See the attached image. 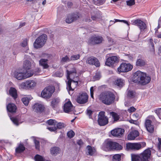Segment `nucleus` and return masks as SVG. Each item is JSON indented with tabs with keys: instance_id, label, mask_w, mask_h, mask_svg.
Segmentation results:
<instances>
[{
	"instance_id": "13",
	"label": "nucleus",
	"mask_w": 161,
	"mask_h": 161,
	"mask_svg": "<svg viewBox=\"0 0 161 161\" xmlns=\"http://www.w3.org/2000/svg\"><path fill=\"white\" fill-rule=\"evenodd\" d=\"M133 68V66L130 64L122 63L118 68L119 72H125L130 71Z\"/></svg>"
},
{
	"instance_id": "31",
	"label": "nucleus",
	"mask_w": 161,
	"mask_h": 161,
	"mask_svg": "<svg viewBox=\"0 0 161 161\" xmlns=\"http://www.w3.org/2000/svg\"><path fill=\"white\" fill-rule=\"evenodd\" d=\"M10 95L12 96L14 99L17 97V91L16 89L14 88H11L9 91Z\"/></svg>"
},
{
	"instance_id": "26",
	"label": "nucleus",
	"mask_w": 161,
	"mask_h": 161,
	"mask_svg": "<svg viewBox=\"0 0 161 161\" xmlns=\"http://www.w3.org/2000/svg\"><path fill=\"white\" fill-rule=\"evenodd\" d=\"M60 102L59 99L58 98H54L53 99L51 102V106L53 108H55L58 107Z\"/></svg>"
},
{
	"instance_id": "16",
	"label": "nucleus",
	"mask_w": 161,
	"mask_h": 161,
	"mask_svg": "<svg viewBox=\"0 0 161 161\" xmlns=\"http://www.w3.org/2000/svg\"><path fill=\"white\" fill-rule=\"evenodd\" d=\"M132 24L134 25L138 26L141 31L146 29L147 27L145 23L140 19H136L133 20Z\"/></svg>"
},
{
	"instance_id": "10",
	"label": "nucleus",
	"mask_w": 161,
	"mask_h": 161,
	"mask_svg": "<svg viewBox=\"0 0 161 161\" xmlns=\"http://www.w3.org/2000/svg\"><path fill=\"white\" fill-rule=\"evenodd\" d=\"M103 41V37L101 36L94 35L92 36L88 41L89 44L96 45L101 43Z\"/></svg>"
},
{
	"instance_id": "53",
	"label": "nucleus",
	"mask_w": 161,
	"mask_h": 161,
	"mask_svg": "<svg viewBox=\"0 0 161 161\" xmlns=\"http://www.w3.org/2000/svg\"><path fill=\"white\" fill-rule=\"evenodd\" d=\"M135 110H136V108L133 107H130L128 109V111L129 113H131V112H134Z\"/></svg>"
},
{
	"instance_id": "7",
	"label": "nucleus",
	"mask_w": 161,
	"mask_h": 161,
	"mask_svg": "<svg viewBox=\"0 0 161 161\" xmlns=\"http://www.w3.org/2000/svg\"><path fill=\"white\" fill-rule=\"evenodd\" d=\"M55 88L53 86H48L45 88L42 91L41 97L45 98H50L54 92Z\"/></svg>"
},
{
	"instance_id": "40",
	"label": "nucleus",
	"mask_w": 161,
	"mask_h": 161,
	"mask_svg": "<svg viewBox=\"0 0 161 161\" xmlns=\"http://www.w3.org/2000/svg\"><path fill=\"white\" fill-rule=\"evenodd\" d=\"M80 57V55L79 54L77 55H72L70 58L71 61H74L79 59Z\"/></svg>"
},
{
	"instance_id": "3",
	"label": "nucleus",
	"mask_w": 161,
	"mask_h": 161,
	"mask_svg": "<svg viewBox=\"0 0 161 161\" xmlns=\"http://www.w3.org/2000/svg\"><path fill=\"white\" fill-rule=\"evenodd\" d=\"M98 97L101 102L108 105L113 103L115 98L114 94L109 92H102L99 95Z\"/></svg>"
},
{
	"instance_id": "36",
	"label": "nucleus",
	"mask_w": 161,
	"mask_h": 161,
	"mask_svg": "<svg viewBox=\"0 0 161 161\" xmlns=\"http://www.w3.org/2000/svg\"><path fill=\"white\" fill-rule=\"evenodd\" d=\"M127 96V97L129 98H133L135 97V93L133 91L128 90Z\"/></svg>"
},
{
	"instance_id": "49",
	"label": "nucleus",
	"mask_w": 161,
	"mask_h": 161,
	"mask_svg": "<svg viewBox=\"0 0 161 161\" xmlns=\"http://www.w3.org/2000/svg\"><path fill=\"white\" fill-rule=\"evenodd\" d=\"M155 113L159 117V118L161 119V108H158L155 111Z\"/></svg>"
},
{
	"instance_id": "50",
	"label": "nucleus",
	"mask_w": 161,
	"mask_h": 161,
	"mask_svg": "<svg viewBox=\"0 0 161 161\" xmlns=\"http://www.w3.org/2000/svg\"><path fill=\"white\" fill-rule=\"evenodd\" d=\"M47 129L51 131L55 132L57 129V128L55 126L48 127H47Z\"/></svg>"
},
{
	"instance_id": "5",
	"label": "nucleus",
	"mask_w": 161,
	"mask_h": 161,
	"mask_svg": "<svg viewBox=\"0 0 161 161\" xmlns=\"http://www.w3.org/2000/svg\"><path fill=\"white\" fill-rule=\"evenodd\" d=\"M47 39V36L45 34H42L38 37L34 43V46L36 48H41L45 44Z\"/></svg>"
},
{
	"instance_id": "52",
	"label": "nucleus",
	"mask_w": 161,
	"mask_h": 161,
	"mask_svg": "<svg viewBox=\"0 0 161 161\" xmlns=\"http://www.w3.org/2000/svg\"><path fill=\"white\" fill-rule=\"evenodd\" d=\"M129 122L133 124L136 125H138L139 124V123L137 121V120H133L131 119L129 120Z\"/></svg>"
},
{
	"instance_id": "56",
	"label": "nucleus",
	"mask_w": 161,
	"mask_h": 161,
	"mask_svg": "<svg viewBox=\"0 0 161 161\" xmlns=\"http://www.w3.org/2000/svg\"><path fill=\"white\" fill-rule=\"evenodd\" d=\"M133 118H136V120H137L139 118V114L137 113H136L132 115Z\"/></svg>"
},
{
	"instance_id": "32",
	"label": "nucleus",
	"mask_w": 161,
	"mask_h": 161,
	"mask_svg": "<svg viewBox=\"0 0 161 161\" xmlns=\"http://www.w3.org/2000/svg\"><path fill=\"white\" fill-rule=\"evenodd\" d=\"M25 150V147L22 144H20L19 146L16 149V153H20L22 152Z\"/></svg>"
},
{
	"instance_id": "59",
	"label": "nucleus",
	"mask_w": 161,
	"mask_h": 161,
	"mask_svg": "<svg viewBox=\"0 0 161 161\" xmlns=\"http://www.w3.org/2000/svg\"><path fill=\"white\" fill-rule=\"evenodd\" d=\"M105 0H98L97 2L100 4H102L105 2Z\"/></svg>"
},
{
	"instance_id": "6",
	"label": "nucleus",
	"mask_w": 161,
	"mask_h": 161,
	"mask_svg": "<svg viewBox=\"0 0 161 161\" xmlns=\"http://www.w3.org/2000/svg\"><path fill=\"white\" fill-rule=\"evenodd\" d=\"M36 85V82L33 80H30L22 82L19 85L20 89H32L35 87Z\"/></svg>"
},
{
	"instance_id": "2",
	"label": "nucleus",
	"mask_w": 161,
	"mask_h": 161,
	"mask_svg": "<svg viewBox=\"0 0 161 161\" xmlns=\"http://www.w3.org/2000/svg\"><path fill=\"white\" fill-rule=\"evenodd\" d=\"M68 68L71 69V70H69L67 69L66 71L67 73V78L68 80L67 82L68 86L69 91L73 90L76 87L78 83L77 81H75L71 80L70 78V77H71L72 74H76V70L75 67L73 65H69Z\"/></svg>"
},
{
	"instance_id": "22",
	"label": "nucleus",
	"mask_w": 161,
	"mask_h": 161,
	"mask_svg": "<svg viewBox=\"0 0 161 161\" xmlns=\"http://www.w3.org/2000/svg\"><path fill=\"white\" fill-rule=\"evenodd\" d=\"M79 17L78 14H74L69 15L66 19V22L68 23H70L77 19L79 18Z\"/></svg>"
},
{
	"instance_id": "46",
	"label": "nucleus",
	"mask_w": 161,
	"mask_h": 161,
	"mask_svg": "<svg viewBox=\"0 0 161 161\" xmlns=\"http://www.w3.org/2000/svg\"><path fill=\"white\" fill-rule=\"evenodd\" d=\"M10 119L13 122V123L16 125H19L18 119L16 117H10Z\"/></svg>"
},
{
	"instance_id": "19",
	"label": "nucleus",
	"mask_w": 161,
	"mask_h": 161,
	"mask_svg": "<svg viewBox=\"0 0 161 161\" xmlns=\"http://www.w3.org/2000/svg\"><path fill=\"white\" fill-rule=\"evenodd\" d=\"M86 63L90 64L93 65L97 67H98L100 65V63L98 60L96 58L91 57L88 58Z\"/></svg>"
},
{
	"instance_id": "48",
	"label": "nucleus",
	"mask_w": 161,
	"mask_h": 161,
	"mask_svg": "<svg viewBox=\"0 0 161 161\" xmlns=\"http://www.w3.org/2000/svg\"><path fill=\"white\" fill-rule=\"evenodd\" d=\"M70 61V58L68 57L67 56H65L63 57L61 60V61L63 62H69Z\"/></svg>"
},
{
	"instance_id": "18",
	"label": "nucleus",
	"mask_w": 161,
	"mask_h": 161,
	"mask_svg": "<svg viewBox=\"0 0 161 161\" xmlns=\"http://www.w3.org/2000/svg\"><path fill=\"white\" fill-rule=\"evenodd\" d=\"M145 125L147 131L150 133H153L154 131V126L152 124V121L146 119L145 123Z\"/></svg>"
},
{
	"instance_id": "28",
	"label": "nucleus",
	"mask_w": 161,
	"mask_h": 161,
	"mask_svg": "<svg viewBox=\"0 0 161 161\" xmlns=\"http://www.w3.org/2000/svg\"><path fill=\"white\" fill-rule=\"evenodd\" d=\"M95 151V149L92 148L91 146L89 145L87 146L86 152L87 153H88V155H92L94 154Z\"/></svg>"
},
{
	"instance_id": "60",
	"label": "nucleus",
	"mask_w": 161,
	"mask_h": 161,
	"mask_svg": "<svg viewBox=\"0 0 161 161\" xmlns=\"http://www.w3.org/2000/svg\"><path fill=\"white\" fill-rule=\"evenodd\" d=\"M92 19L93 20H97L98 19V18L96 16H92Z\"/></svg>"
},
{
	"instance_id": "21",
	"label": "nucleus",
	"mask_w": 161,
	"mask_h": 161,
	"mask_svg": "<svg viewBox=\"0 0 161 161\" xmlns=\"http://www.w3.org/2000/svg\"><path fill=\"white\" fill-rule=\"evenodd\" d=\"M44 108L43 104L39 103H36L32 106L33 111L36 112H42Z\"/></svg>"
},
{
	"instance_id": "61",
	"label": "nucleus",
	"mask_w": 161,
	"mask_h": 161,
	"mask_svg": "<svg viewBox=\"0 0 161 161\" xmlns=\"http://www.w3.org/2000/svg\"><path fill=\"white\" fill-rule=\"evenodd\" d=\"M77 143L80 145H81L83 144V142L81 140H79L77 142Z\"/></svg>"
},
{
	"instance_id": "37",
	"label": "nucleus",
	"mask_w": 161,
	"mask_h": 161,
	"mask_svg": "<svg viewBox=\"0 0 161 161\" xmlns=\"http://www.w3.org/2000/svg\"><path fill=\"white\" fill-rule=\"evenodd\" d=\"M110 114L112 116L114 121H117L119 119V115L114 112H111L110 113Z\"/></svg>"
},
{
	"instance_id": "4",
	"label": "nucleus",
	"mask_w": 161,
	"mask_h": 161,
	"mask_svg": "<svg viewBox=\"0 0 161 161\" xmlns=\"http://www.w3.org/2000/svg\"><path fill=\"white\" fill-rule=\"evenodd\" d=\"M122 148V146L119 143L111 141H105L102 147V149L106 151L111 149L119 150L121 149Z\"/></svg>"
},
{
	"instance_id": "17",
	"label": "nucleus",
	"mask_w": 161,
	"mask_h": 161,
	"mask_svg": "<svg viewBox=\"0 0 161 161\" xmlns=\"http://www.w3.org/2000/svg\"><path fill=\"white\" fill-rule=\"evenodd\" d=\"M74 109V107L70 101H68L64 104V110L65 112L69 113V112L73 111Z\"/></svg>"
},
{
	"instance_id": "54",
	"label": "nucleus",
	"mask_w": 161,
	"mask_h": 161,
	"mask_svg": "<svg viewBox=\"0 0 161 161\" xmlns=\"http://www.w3.org/2000/svg\"><path fill=\"white\" fill-rule=\"evenodd\" d=\"M92 111L91 110H87V114L88 115L90 118H92Z\"/></svg>"
},
{
	"instance_id": "47",
	"label": "nucleus",
	"mask_w": 161,
	"mask_h": 161,
	"mask_svg": "<svg viewBox=\"0 0 161 161\" xmlns=\"http://www.w3.org/2000/svg\"><path fill=\"white\" fill-rule=\"evenodd\" d=\"M135 0H129L126 1L127 5L129 6H132L135 4Z\"/></svg>"
},
{
	"instance_id": "43",
	"label": "nucleus",
	"mask_w": 161,
	"mask_h": 161,
	"mask_svg": "<svg viewBox=\"0 0 161 161\" xmlns=\"http://www.w3.org/2000/svg\"><path fill=\"white\" fill-rule=\"evenodd\" d=\"M57 127H56L57 128L59 129H61L63 128H64L66 126V125L63 123L59 122L58 123H57Z\"/></svg>"
},
{
	"instance_id": "1",
	"label": "nucleus",
	"mask_w": 161,
	"mask_h": 161,
	"mask_svg": "<svg viewBox=\"0 0 161 161\" xmlns=\"http://www.w3.org/2000/svg\"><path fill=\"white\" fill-rule=\"evenodd\" d=\"M151 81L150 77L146 73L139 70L134 74L133 81L142 85H145Z\"/></svg>"
},
{
	"instance_id": "8",
	"label": "nucleus",
	"mask_w": 161,
	"mask_h": 161,
	"mask_svg": "<svg viewBox=\"0 0 161 161\" xmlns=\"http://www.w3.org/2000/svg\"><path fill=\"white\" fill-rule=\"evenodd\" d=\"M146 145L144 142L140 143H128L126 144V148L128 150H138L142 147V146L144 147Z\"/></svg>"
},
{
	"instance_id": "42",
	"label": "nucleus",
	"mask_w": 161,
	"mask_h": 161,
	"mask_svg": "<svg viewBox=\"0 0 161 161\" xmlns=\"http://www.w3.org/2000/svg\"><path fill=\"white\" fill-rule=\"evenodd\" d=\"M121 156L118 154L114 155L113 157V161H120V160Z\"/></svg>"
},
{
	"instance_id": "20",
	"label": "nucleus",
	"mask_w": 161,
	"mask_h": 161,
	"mask_svg": "<svg viewBox=\"0 0 161 161\" xmlns=\"http://www.w3.org/2000/svg\"><path fill=\"white\" fill-rule=\"evenodd\" d=\"M124 131L123 129L118 128L111 130V134L114 136L120 137L123 134Z\"/></svg>"
},
{
	"instance_id": "33",
	"label": "nucleus",
	"mask_w": 161,
	"mask_h": 161,
	"mask_svg": "<svg viewBox=\"0 0 161 161\" xmlns=\"http://www.w3.org/2000/svg\"><path fill=\"white\" fill-rule=\"evenodd\" d=\"M28 40L27 39L24 40L21 43L20 45L21 46L23 47H25L26 51L25 52H27V51L29 50L28 46L27 45Z\"/></svg>"
},
{
	"instance_id": "44",
	"label": "nucleus",
	"mask_w": 161,
	"mask_h": 161,
	"mask_svg": "<svg viewBox=\"0 0 161 161\" xmlns=\"http://www.w3.org/2000/svg\"><path fill=\"white\" fill-rule=\"evenodd\" d=\"M74 132L72 130H70L68 131L67 133L68 136L69 138H72L75 136Z\"/></svg>"
},
{
	"instance_id": "27",
	"label": "nucleus",
	"mask_w": 161,
	"mask_h": 161,
	"mask_svg": "<svg viewBox=\"0 0 161 161\" xmlns=\"http://www.w3.org/2000/svg\"><path fill=\"white\" fill-rule=\"evenodd\" d=\"M48 60L47 59H42L39 61V64L42 66L44 69H47L49 65L47 64Z\"/></svg>"
},
{
	"instance_id": "35",
	"label": "nucleus",
	"mask_w": 161,
	"mask_h": 161,
	"mask_svg": "<svg viewBox=\"0 0 161 161\" xmlns=\"http://www.w3.org/2000/svg\"><path fill=\"white\" fill-rule=\"evenodd\" d=\"M35 159L36 161H50L49 160H46L42 156L37 154L35 157Z\"/></svg>"
},
{
	"instance_id": "9",
	"label": "nucleus",
	"mask_w": 161,
	"mask_h": 161,
	"mask_svg": "<svg viewBox=\"0 0 161 161\" xmlns=\"http://www.w3.org/2000/svg\"><path fill=\"white\" fill-rule=\"evenodd\" d=\"M88 96L86 93H80L77 96L76 101L79 104H83L86 103L88 100Z\"/></svg>"
},
{
	"instance_id": "11",
	"label": "nucleus",
	"mask_w": 161,
	"mask_h": 161,
	"mask_svg": "<svg viewBox=\"0 0 161 161\" xmlns=\"http://www.w3.org/2000/svg\"><path fill=\"white\" fill-rule=\"evenodd\" d=\"M98 122L100 126H104L108 123V119L105 116L104 112H100L98 115Z\"/></svg>"
},
{
	"instance_id": "39",
	"label": "nucleus",
	"mask_w": 161,
	"mask_h": 161,
	"mask_svg": "<svg viewBox=\"0 0 161 161\" xmlns=\"http://www.w3.org/2000/svg\"><path fill=\"white\" fill-rule=\"evenodd\" d=\"M57 122L54 119H50L47 121V123L51 125H55Z\"/></svg>"
},
{
	"instance_id": "51",
	"label": "nucleus",
	"mask_w": 161,
	"mask_h": 161,
	"mask_svg": "<svg viewBox=\"0 0 161 161\" xmlns=\"http://www.w3.org/2000/svg\"><path fill=\"white\" fill-rule=\"evenodd\" d=\"M34 143H35V145L36 148V149L39 150V148H40L39 141L36 140H34Z\"/></svg>"
},
{
	"instance_id": "15",
	"label": "nucleus",
	"mask_w": 161,
	"mask_h": 161,
	"mask_svg": "<svg viewBox=\"0 0 161 161\" xmlns=\"http://www.w3.org/2000/svg\"><path fill=\"white\" fill-rule=\"evenodd\" d=\"M119 61V58L116 56H113L108 57L105 63L106 65L113 67L114 64Z\"/></svg>"
},
{
	"instance_id": "25",
	"label": "nucleus",
	"mask_w": 161,
	"mask_h": 161,
	"mask_svg": "<svg viewBox=\"0 0 161 161\" xmlns=\"http://www.w3.org/2000/svg\"><path fill=\"white\" fill-rule=\"evenodd\" d=\"M7 110L11 113H15L17 109L15 105L13 103L9 104L7 106Z\"/></svg>"
},
{
	"instance_id": "57",
	"label": "nucleus",
	"mask_w": 161,
	"mask_h": 161,
	"mask_svg": "<svg viewBox=\"0 0 161 161\" xmlns=\"http://www.w3.org/2000/svg\"><path fill=\"white\" fill-rule=\"evenodd\" d=\"M100 75L99 74H96L94 76V78L96 80H99L100 78Z\"/></svg>"
},
{
	"instance_id": "62",
	"label": "nucleus",
	"mask_w": 161,
	"mask_h": 161,
	"mask_svg": "<svg viewBox=\"0 0 161 161\" xmlns=\"http://www.w3.org/2000/svg\"><path fill=\"white\" fill-rule=\"evenodd\" d=\"M121 22H123L126 24H127V25H128V26H129V23H128V22H127V21L125 20H120Z\"/></svg>"
},
{
	"instance_id": "41",
	"label": "nucleus",
	"mask_w": 161,
	"mask_h": 161,
	"mask_svg": "<svg viewBox=\"0 0 161 161\" xmlns=\"http://www.w3.org/2000/svg\"><path fill=\"white\" fill-rule=\"evenodd\" d=\"M132 161H141L139 155H133L131 156Z\"/></svg>"
},
{
	"instance_id": "29",
	"label": "nucleus",
	"mask_w": 161,
	"mask_h": 161,
	"mask_svg": "<svg viewBox=\"0 0 161 161\" xmlns=\"http://www.w3.org/2000/svg\"><path fill=\"white\" fill-rule=\"evenodd\" d=\"M114 84L120 87L123 86L124 85V80L122 79L118 78L115 80Z\"/></svg>"
},
{
	"instance_id": "24",
	"label": "nucleus",
	"mask_w": 161,
	"mask_h": 161,
	"mask_svg": "<svg viewBox=\"0 0 161 161\" xmlns=\"http://www.w3.org/2000/svg\"><path fill=\"white\" fill-rule=\"evenodd\" d=\"M32 64L33 65H34L32 60L29 61L28 60L25 61L23 63V67L26 70L30 69L32 66Z\"/></svg>"
},
{
	"instance_id": "23",
	"label": "nucleus",
	"mask_w": 161,
	"mask_h": 161,
	"mask_svg": "<svg viewBox=\"0 0 161 161\" xmlns=\"http://www.w3.org/2000/svg\"><path fill=\"white\" fill-rule=\"evenodd\" d=\"M139 135V132L136 130H134L131 131L128 135V139L129 140H133L138 136Z\"/></svg>"
},
{
	"instance_id": "38",
	"label": "nucleus",
	"mask_w": 161,
	"mask_h": 161,
	"mask_svg": "<svg viewBox=\"0 0 161 161\" xmlns=\"http://www.w3.org/2000/svg\"><path fill=\"white\" fill-rule=\"evenodd\" d=\"M30 100V98H29L28 97H25L22 98V101L25 106H27L28 105L29 101Z\"/></svg>"
},
{
	"instance_id": "58",
	"label": "nucleus",
	"mask_w": 161,
	"mask_h": 161,
	"mask_svg": "<svg viewBox=\"0 0 161 161\" xmlns=\"http://www.w3.org/2000/svg\"><path fill=\"white\" fill-rule=\"evenodd\" d=\"M107 38H108V41L110 43V44H112V43L113 42V39L109 37H108Z\"/></svg>"
},
{
	"instance_id": "55",
	"label": "nucleus",
	"mask_w": 161,
	"mask_h": 161,
	"mask_svg": "<svg viewBox=\"0 0 161 161\" xmlns=\"http://www.w3.org/2000/svg\"><path fill=\"white\" fill-rule=\"evenodd\" d=\"M91 96L92 98H93V87H91L90 89Z\"/></svg>"
},
{
	"instance_id": "63",
	"label": "nucleus",
	"mask_w": 161,
	"mask_h": 161,
	"mask_svg": "<svg viewBox=\"0 0 161 161\" xmlns=\"http://www.w3.org/2000/svg\"><path fill=\"white\" fill-rule=\"evenodd\" d=\"M158 140L159 142L158 143V146L159 148V149L160 148V145L161 144V138H158Z\"/></svg>"
},
{
	"instance_id": "34",
	"label": "nucleus",
	"mask_w": 161,
	"mask_h": 161,
	"mask_svg": "<svg viewBox=\"0 0 161 161\" xmlns=\"http://www.w3.org/2000/svg\"><path fill=\"white\" fill-rule=\"evenodd\" d=\"M136 64V66H142L145 65V62L142 59H139L137 60Z\"/></svg>"
},
{
	"instance_id": "14",
	"label": "nucleus",
	"mask_w": 161,
	"mask_h": 161,
	"mask_svg": "<svg viewBox=\"0 0 161 161\" xmlns=\"http://www.w3.org/2000/svg\"><path fill=\"white\" fill-rule=\"evenodd\" d=\"M151 153V152L150 149H147L141 153L139 156L141 161H147L150 158Z\"/></svg>"
},
{
	"instance_id": "64",
	"label": "nucleus",
	"mask_w": 161,
	"mask_h": 161,
	"mask_svg": "<svg viewBox=\"0 0 161 161\" xmlns=\"http://www.w3.org/2000/svg\"><path fill=\"white\" fill-rule=\"evenodd\" d=\"M85 21L86 22H89L91 21V20L90 19L89 17H87L85 19Z\"/></svg>"
},
{
	"instance_id": "30",
	"label": "nucleus",
	"mask_w": 161,
	"mask_h": 161,
	"mask_svg": "<svg viewBox=\"0 0 161 161\" xmlns=\"http://www.w3.org/2000/svg\"><path fill=\"white\" fill-rule=\"evenodd\" d=\"M60 149L57 147H52L50 149V153L52 155H56L59 153Z\"/></svg>"
},
{
	"instance_id": "12",
	"label": "nucleus",
	"mask_w": 161,
	"mask_h": 161,
	"mask_svg": "<svg viewBox=\"0 0 161 161\" xmlns=\"http://www.w3.org/2000/svg\"><path fill=\"white\" fill-rule=\"evenodd\" d=\"M32 73L22 72L20 71H16L15 73L14 76L18 80H21L26 79L32 76Z\"/></svg>"
},
{
	"instance_id": "45",
	"label": "nucleus",
	"mask_w": 161,
	"mask_h": 161,
	"mask_svg": "<svg viewBox=\"0 0 161 161\" xmlns=\"http://www.w3.org/2000/svg\"><path fill=\"white\" fill-rule=\"evenodd\" d=\"M149 43L150 45L152 47L151 49V51L153 52V53L154 52V45L153 42V40L152 39H150L149 40Z\"/></svg>"
}]
</instances>
